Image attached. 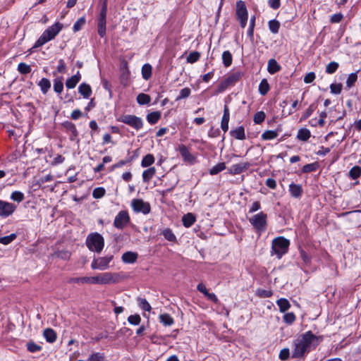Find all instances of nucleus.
<instances>
[{"label": "nucleus", "mask_w": 361, "mask_h": 361, "mask_svg": "<svg viewBox=\"0 0 361 361\" xmlns=\"http://www.w3.org/2000/svg\"><path fill=\"white\" fill-rule=\"evenodd\" d=\"M322 341V336H317L311 331L299 335L293 342L292 358L303 360L310 351L317 348Z\"/></svg>", "instance_id": "obj_1"}, {"label": "nucleus", "mask_w": 361, "mask_h": 361, "mask_svg": "<svg viewBox=\"0 0 361 361\" xmlns=\"http://www.w3.org/2000/svg\"><path fill=\"white\" fill-rule=\"evenodd\" d=\"M125 276L120 273L104 272L94 276H82L71 278L68 283H90V284H110L117 283L124 280Z\"/></svg>", "instance_id": "obj_2"}, {"label": "nucleus", "mask_w": 361, "mask_h": 361, "mask_svg": "<svg viewBox=\"0 0 361 361\" xmlns=\"http://www.w3.org/2000/svg\"><path fill=\"white\" fill-rule=\"evenodd\" d=\"M62 28L63 25L60 23H56L53 25L49 27L36 41L32 48L35 49L42 47L49 41L53 39L62 30Z\"/></svg>", "instance_id": "obj_3"}, {"label": "nucleus", "mask_w": 361, "mask_h": 361, "mask_svg": "<svg viewBox=\"0 0 361 361\" xmlns=\"http://www.w3.org/2000/svg\"><path fill=\"white\" fill-rule=\"evenodd\" d=\"M290 245L289 240L283 236L275 238L271 243V255H276L279 259H281L288 250Z\"/></svg>", "instance_id": "obj_4"}, {"label": "nucleus", "mask_w": 361, "mask_h": 361, "mask_svg": "<svg viewBox=\"0 0 361 361\" xmlns=\"http://www.w3.org/2000/svg\"><path fill=\"white\" fill-rule=\"evenodd\" d=\"M86 245L91 251L100 253L104 246V240L98 233H91L87 237Z\"/></svg>", "instance_id": "obj_5"}, {"label": "nucleus", "mask_w": 361, "mask_h": 361, "mask_svg": "<svg viewBox=\"0 0 361 361\" xmlns=\"http://www.w3.org/2000/svg\"><path fill=\"white\" fill-rule=\"evenodd\" d=\"M243 74L240 71H234L230 73L226 78H225L218 85L217 89L212 93L213 95L218 94L224 92L227 87L234 85L242 77Z\"/></svg>", "instance_id": "obj_6"}, {"label": "nucleus", "mask_w": 361, "mask_h": 361, "mask_svg": "<svg viewBox=\"0 0 361 361\" xmlns=\"http://www.w3.org/2000/svg\"><path fill=\"white\" fill-rule=\"evenodd\" d=\"M250 224L254 227L256 232L261 234L267 230V215L261 212L253 215L249 219Z\"/></svg>", "instance_id": "obj_7"}, {"label": "nucleus", "mask_w": 361, "mask_h": 361, "mask_svg": "<svg viewBox=\"0 0 361 361\" xmlns=\"http://www.w3.org/2000/svg\"><path fill=\"white\" fill-rule=\"evenodd\" d=\"M106 13L107 3L105 0L102 4V6L97 18V32L101 37H104L106 35Z\"/></svg>", "instance_id": "obj_8"}, {"label": "nucleus", "mask_w": 361, "mask_h": 361, "mask_svg": "<svg viewBox=\"0 0 361 361\" xmlns=\"http://www.w3.org/2000/svg\"><path fill=\"white\" fill-rule=\"evenodd\" d=\"M235 15L241 27L244 28L247 25L248 12L243 1L239 0L236 2Z\"/></svg>", "instance_id": "obj_9"}, {"label": "nucleus", "mask_w": 361, "mask_h": 361, "mask_svg": "<svg viewBox=\"0 0 361 361\" xmlns=\"http://www.w3.org/2000/svg\"><path fill=\"white\" fill-rule=\"evenodd\" d=\"M117 120L119 122L131 126L137 130H140L143 126V121L142 118L135 115H122Z\"/></svg>", "instance_id": "obj_10"}, {"label": "nucleus", "mask_w": 361, "mask_h": 361, "mask_svg": "<svg viewBox=\"0 0 361 361\" xmlns=\"http://www.w3.org/2000/svg\"><path fill=\"white\" fill-rule=\"evenodd\" d=\"M114 255H108L105 257L94 258L91 263L92 269L106 270L109 267V263L113 260Z\"/></svg>", "instance_id": "obj_11"}, {"label": "nucleus", "mask_w": 361, "mask_h": 361, "mask_svg": "<svg viewBox=\"0 0 361 361\" xmlns=\"http://www.w3.org/2000/svg\"><path fill=\"white\" fill-rule=\"evenodd\" d=\"M131 207L136 213L141 212L144 214H147L151 211L149 203L145 202L142 199H133L131 202Z\"/></svg>", "instance_id": "obj_12"}, {"label": "nucleus", "mask_w": 361, "mask_h": 361, "mask_svg": "<svg viewBox=\"0 0 361 361\" xmlns=\"http://www.w3.org/2000/svg\"><path fill=\"white\" fill-rule=\"evenodd\" d=\"M130 220V216L127 211H120L114 219V226L116 228L123 229L129 224Z\"/></svg>", "instance_id": "obj_13"}, {"label": "nucleus", "mask_w": 361, "mask_h": 361, "mask_svg": "<svg viewBox=\"0 0 361 361\" xmlns=\"http://www.w3.org/2000/svg\"><path fill=\"white\" fill-rule=\"evenodd\" d=\"M17 207L13 203L0 200V216L6 218L10 216L16 211Z\"/></svg>", "instance_id": "obj_14"}, {"label": "nucleus", "mask_w": 361, "mask_h": 361, "mask_svg": "<svg viewBox=\"0 0 361 361\" xmlns=\"http://www.w3.org/2000/svg\"><path fill=\"white\" fill-rule=\"evenodd\" d=\"M249 166L250 164L247 162L235 164L228 169V173L231 175H238L246 171Z\"/></svg>", "instance_id": "obj_15"}, {"label": "nucleus", "mask_w": 361, "mask_h": 361, "mask_svg": "<svg viewBox=\"0 0 361 361\" xmlns=\"http://www.w3.org/2000/svg\"><path fill=\"white\" fill-rule=\"evenodd\" d=\"M178 152L185 161H188L189 163H192L194 161L195 157L190 154L185 145H179Z\"/></svg>", "instance_id": "obj_16"}, {"label": "nucleus", "mask_w": 361, "mask_h": 361, "mask_svg": "<svg viewBox=\"0 0 361 361\" xmlns=\"http://www.w3.org/2000/svg\"><path fill=\"white\" fill-rule=\"evenodd\" d=\"M230 120V111L228 107L225 105L224 109V114L221 120V129L226 132L228 130V123Z\"/></svg>", "instance_id": "obj_17"}, {"label": "nucleus", "mask_w": 361, "mask_h": 361, "mask_svg": "<svg viewBox=\"0 0 361 361\" xmlns=\"http://www.w3.org/2000/svg\"><path fill=\"white\" fill-rule=\"evenodd\" d=\"M138 255L134 252H126L122 255V261L126 264H133L137 259Z\"/></svg>", "instance_id": "obj_18"}, {"label": "nucleus", "mask_w": 361, "mask_h": 361, "mask_svg": "<svg viewBox=\"0 0 361 361\" xmlns=\"http://www.w3.org/2000/svg\"><path fill=\"white\" fill-rule=\"evenodd\" d=\"M289 192L292 197L300 198L302 196L303 190L300 185L292 183L289 185Z\"/></svg>", "instance_id": "obj_19"}, {"label": "nucleus", "mask_w": 361, "mask_h": 361, "mask_svg": "<svg viewBox=\"0 0 361 361\" xmlns=\"http://www.w3.org/2000/svg\"><path fill=\"white\" fill-rule=\"evenodd\" d=\"M81 79V75L79 71L66 81V86L68 89L74 88Z\"/></svg>", "instance_id": "obj_20"}, {"label": "nucleus", "mask_w": 361, "mask_h": 361, "mask_svg": "<svg viewBox=\"0 0 361 361\" xmlns=\"http://www.w3.org/2000/svg\"><path fill=\"white\" fill-rule=\"evenodd\" d=\"M230 135L235 137L237 140H245V128L243 126H238V128L231 130L230 131Z\"/></svg>", "instance_id": "obj_21"}, {"label": "nucleus", "mask_w": 361, "mask_h": 361, "mask_svg": "<svg viewBox=\"0 0 361 361\" xmlns=\"http://www.w3.org/2000/svg\"><path fill=\"white\" fill-rule=\"evenodd\" d=\"M43 336L48 343H52L56 341L57 335L52 329L47 328L44 330Z\"/></svg>", "instance_id": "obj_22"}, {"label": "nucleus", "mask_w": 361, "mask_h": 361, "mask_svg": "<svg viewBox=\"0 0 361 361\" xmlns=\"http://www.w3.org/2000/svg\"><path fill=\"white\" fill-rule=\"evenodd\" d=\"M281 68V66L274 59H271L268 61L267 71L270 74H274L279 72Z\"/></svg>", "instance_id": "obj_23"}, {"label": "nucleus", "mask_w": 361, "mask_h": 361, "mask_svg": "<svg viewBox=\"0 0 361 361\" xmlns=\"http://www.w3.org/2000/svg\"><path fill=\"white\" fill-rule=\"evenodd\" d=\"M78 92L85 99L89 98L92 94L91 87L85 82L80 85Z\"/></svg>", "instance_id": "obj_24"}, {"label": "nucleus", "mask_w": 361, "mask_h": 361, "mask_svg": "<svg viewBox=\"0 0 361 361\" xmlns=\"http://www.w3.org/2000/svg\"><path fill=\"white\" fill-rule=\"evenodd\" d=\"M37 85L44 94H46L51 88L50 80L45 78H42Z\"/></svg>", "instance_id": "obj_25"}, {"label": "nucleus", "mask_w": 361, "mask_h": 361, "mask_svg": "<svg viewBox=\"0 0 361 361\" xmlns=\"http://www.w3.org/2000/svg\"><path fill=\"white\" fill-rule=\"evenodd\" d=\"M311 136L310 130L302 128L298 130L297 138L301 141H307Z\"/></svg>", "instance_id": "obj_26"}, {"label": "nucleus", "mask_w": 361, "mask_h": 361, "mask_svg": "<svg viewBox=\"0 0 361 361\" xmlns=\"http://www.w3.org/2000/svg\"><path fill=\"white\" fill-rule=\"evenodd\" d=\"M156 169L154 167H150L145 170L142 173V180L145 183H148L155 175Z\"/></svg>", "instance_id": "obj_27"}, {"label": "nucleus", "mask_w": 361, "mask_h": 361, "mask_svg": "<svg viewBox=\"0 0 361 361\" xmlns=\"http://www.w3.org/2000/svg\"><path fill=\"white\" fill-rule=\"evenodd\" d=\"M182 221L184 226L188 228L194 224L195 217L193 214L188 213L183 216Z\"/></svg>", "instance_id": "obj_28"}, {"label": "nucleus", "mask_w": 361, "mask_h": 361, "mask_svg": "<svg viewBox=\"0 0 361 361\" xmlns=\"http://www.w3.org/2000/svg\"><path fill=\"white\" fill-rule=\"evenodd\" d=\"M281 312H285L290 307L289 301L286 298H280L276 301Z\"/></svg>", "instance_id": "obj_29"}, {"label": "nucleus", "mask_w": 361, "mask_h": 361, "mask_svg": "<svg viewBox=\"0 0 361 361\" xmlns=\"http://www.w3.org/2000/svg\"><path fill=\"white\" fill-rule=\"evenodd\" d=\"M161 112L153 111L147 115V121L150 124L153 125L157 123L161 118Z\"/></svg>", "instance_id": "obj_30"}, {"label": "nucleus", "mask_w": 361, "mask_h": 361, "mask_svg": "<svg viewBox=\"0 0 361 361\" xmlns=\"http://www.w3.org/2000/svg\"><path fill=\"white\" fill-rule=\"evenodd\" d=\"M154 157L153 154H148L145 155L141 161V166L144 168L150 166L154 162Z\"/></svg>", "instance_id": "obj_31"}, {"label": "nucleus", "mask_w": 361, "mask_h": 361, "mask_svg": "<svg viewBox=\"0 0 361 361\" xmlns=\"http://www.w3.org/2000/svg\"><path fill=\"white\" fill-rule=\"evenodd\" d=\"M152 66L149 63L145 64L142 67V75L145 80H149L152 76Z\"/></svg>", "instance_id": "obj_32"}, {"label": "nucleus", "mask_w": 361, "mask_h": 361, "mask_svg": "<svg viewBox=\"0 0 361 361\" xmlns=\"http://www.w3.org/2000/svg\"><path fill=\"white\" fill-rule=\"evenodd\" d=\"M270 87L267 79H262L259 85V92L262 95H265L269 91Z\"/></svg>", "instance_id": "obj_33"}, {"label": "nucleus", "mask_w": 361, "mask_h": 361, "mask_svg": "<svg viewBox=\"0 0 361 361\" xmlns=\"http://www.w3.org/2000/svg\"><path fill=\"white\" fill-rule=\"evenodd\" d=\"M137 102L140 105L148 104L151 102V97L147 94L140 93L137 97Z\"/></svg>", "instance_id": "obj_34"}, {"label": "nucleus", "mask_w": 361, "mask_h": 361, "mask_svg": "<svg viewBox=\"0 0 361 361\" xmlns=\"http://www.w3.org/2000/svg\"><path fill=\"white\" fill-rule=\"evenodd\" d=\"M279 133L276 130H266L262 134V139L264 140H271L275 139Z\"/></svg>", "instance_id": "obj_35"}, {"label": "nucleus", "mask_w": 361, "mask_h": 361, "mask_svg": "<svg viewBox=\"0 0 361 361\" xmlns=\"http://www.w3.org/2000/svg\"><path fill=\"white\" fill-rule=\"evenodd\" d=\"M269 30L274 33L276 34L279 32L280 28V23L277 20H271L268 23Z\"/></svg>", "instance_id": "obj_36"}, {"label": "nucleus", "mask_w": 361, "mask_h": 361, "mask_svg": "<svg viewBox=\"0 0 361 361\" xmlns=\"http://www.w3.org/2000/svg\"><path fill=\"white\" fill-rule=\"evenodd\" d=\"M222 60L224 66L228 67L231 65L233 57L232 54L229 51H225L222 54Z\"/></svg>", "instance_id": "obj_37"}, {"label": "nucleus", "mask_w": 361, "mask_h": 361, "mask_svg": "<svg viewBox=\"0 0 361 361\" xmlns=\"http://www.w3.org/2000/svg\"><path fill=\"white\" fill-rule=\"evenodd\" d=\"M159 320L164 326H171L173 324V319L169 314H161Z\"/></svg>", "instance_id": "obj_38"}, {"label": "nucleus", "mask_w": 361, "mask_h": 361, "mask_svg": "<svg viewBox=\"0 0 361 361\" xmlns=\"http://www.w3.org/2000/svg\"><path fill=\"white\" fill-rule=\"evenodd\" d=\"M137 300L139 307L142 310H143L145 311H147V312L151 311V310H152L151 305H149V303L147 302V300L145 298H138L137 299Z\"/></svg>", "instance_id": "obj_39"}, {"label": "nucleus", "mask_w": 361, "mask_h": 361, "mask_svg": "<svg viewBox=\"0 0 361 361\" xmlns=\"http://www.w3.org/2000/svg\"><path fill=\"white\" fill-rule=\"evenodd\" d=\"M361 174V167L358 166H353L349 171V177L352 180H355Z\"/></svg>", "instance_id": "obj_40"}, {"label": "nucleus", "mask_w": 361, "mask_h": 361, "mask_svg": "<svg viewBox=\"0 0 361 361\" xmlns=\"http://www.w3.org/2000/svg\"><path fill=\"white\" fill-rule=\"evenodd\" d=\"M63 125L67 130L71 132L73 137L78 136V133L74 123L66 121Z\"/></svg>", "instance_id": "obj_41"}, {"label": "nucleus", "mask_w": 361, "mask_h": 361, "mask_svg": "<svg viewBox=\"0 0 361 361\" xmlns=\"http://www.w3.org/2000/svg\"><path fill=\"white\" fill-rule=\"evenodd\" d=\"M10 197L13 201L20 203L24 200L25 195L22 192L16 190L11 193Z\"/></svg>", "instance_id": "obj_42"}, {"label": "nucleus", "mask_w": 361, "mask_h": 361, "mask_svg": "<svg viewBox=\"0 0 361 361\" xmlns=\"http://www.w3.org/2000/svg\"><path fill=\"white\" fill-rule=\"evenodd\" d=\"M161 234L164 236V238L171 242H174L176 240V235L170 228H165Z\"/></svg>", "instance_id": "obj_43"}, {"label": "nucleus", "mask_w": 361, "mask_h": 361, "mask_svg": "<svg viewBox=\"0 0 361 361\" xmlns=\"http://www.w3.org/2000/svg\"><path fill=\"white\" fill-rule=\"evenodd\" d=\"M86 23V19L85 17H81L74 23L73 26V32H78L82 29V27L85 25Z\"/></svg>", "instance_id": "obj_44"}, {"label": "nucleus", "mask_w": 361, "mask_h": 361, "mask_svg": "<svg viewBox=\"0 0 361 361\" xmlns=\"http://www.w3.org/2000/svg\"><path fill=\"white\" fill-rule=\"evenodd\" d=\"M63 90V83L62 79L56 78L54 80V90L58 93L61 94Z\"/></svg>", "instance_id": "obj_45"}, {"label": "nucleus", "mask_w": 361, "mask_h": 361, "mask_svg": "<svg viewBox=\"0 0 361 361\" xmlns=\"http://www.w3.org/2000/svg\"><path fill=\"white\" fill-rule=\"evenodd\" d=\"M31 70V66L25 63H20L18 66V71L21 74H28Z\"/></svg>", "instance_id": "obj_46"}, {"label": "nucleus", "mask_w": 361, "mask_h": 361, "mask_svg": "<svg viewBox=\"0 0 361 361\" xmlns=\"http://www.w3.org/2000/svg\"><path fill=\"white\" fill-rule=\"evenodd\" d=\"M226 169V165L224 163H219L218 164L214 166L209 171L211 175H216L219 172L224 171Z\"/></svg>", "instance_id": "obj_47"}, {"label": "nucleus", "mask_w": 361, "mask_h": 361, "mask_svg": "<svg viewBox=\"0 0 361 361\" xmlns=\"http://www.w3.org/2000/svg\"><path fill=\"white\" fill-rule=\"evenodd\" d=\"M17 237L16 233H11L9 235L0 237V243L3 245H8L13 242Z\"/></svg>", "instance_id": "obj_48"}, {"label": "nucleus", "mask_w": 361, "mask_h": 361, "mask_svg": "<svg viewBox=\"0 0 361 361\" xmlns=\"http://www.w3.org/2000/svg\"><path fill=\"white\" fill-rule=\"evenodd\" d=\"M266 115L264 111H257L255 115L253 118V121L256 124H260L262 123L264 119H265Z\"/></svg>", "instance_id": "obj_49"}, {"label": "nucleus", "mask_w": 361, "mask_h": 361, "mask_svg": "<svg viewBox=\"0 0 361 361\" xmlns=\"http://www.w3.org/2000/svg\"><path fill=\"white\" fill-rule=\"evenodd\" d=\"M338 66L339 65L337 62H330L326 67V73L328 74H333L337 71Z\"/></svg>", "instance_id": "obj_50"}, {"label": "nucleus", "mask_w": 361, "mask_h": 361, "mask_svg": "<svg viewBox=\"0 0 361 361\" xmlns=\"http://www.w3.org/2000/svg\"><path fill=\"white\" fill-rule=\"evenodd\" d=\"M106 190L102 187H98L94 189L92 192V196L95 199L102 198L104 196Z\"/></svg>", "instance_id": "obj_51"}, {"label": "nucleus", "mask_w": 361, "mask_h": 361, "mask_svg": "<svg viewBox=\"0 0 361 361\" xmlns=\"http://www.w3.org/2000/svg\"><path fill=\"white\" fill-rule=\"evenodd\" d=\"M283 320L287 324H292L295 321V315L293 312H288L283 317Z\"/></svg>", "instance_id": "obj_52"}, {"label": "nucleus", "mask_w": 361, "mask_h": 361, "mask_svg": "<svg viewBox=\"0 0 361 361\" xmlns=\"http://www.w3.org/2000/svg\"><path fill=\"white\" fill-rule=\"evenodd\" d=\"M128 322L131 325H139L141 322V317L138 314H131L128 317Z\"/></svg>", "instance_id": "obj_53"}, {"label": "nucleus", "mask_w": 361, "mask_h": 361, "mask_svg": "<svg viewBox=\"0 0 361 361\" xmlns=\"http://www.w3.org/2000/svg\"><path fill=\"white\" fill-rule=\"evenodd\" d=\"M357 80V75L356 73H350L346 80V85L348 87H351L354 85L355 82Z\"/></svg>", "instance_id": "obj_54"}, {"label": "nucleus", "mask_w": 361, "mask_h": 361, "mask_svg": "<svg viewBox=\"0 0 361 361\" xmlns=\"http://www.w3.org/2000/svg\"><path fill=\"white\" fill-rule=\"evenodd\" d=\"M27 348L30 353H36L42 350V346L30 341L27 343Z\"/></svg>", "instance_id": "obj_55"}, {"label": "nucleus", "mask_w": 361, "mask_h": 361, "mask_svg": "<svg viewBox=\"0 0 361 361\" xmlns=\"http://www.w3.org/2000/svg\"><path fill=\"white\" fill-rule=\"evenodd\" d=\"M200 57V53L197 51H192L187 56V62L192 63L196 62Z\"/></svg>", "instance_id": "obj_56"}, {"label": "nucleus", "mask_w": 361, "mask_h": 361, "mask_svg": "<svg viewBox=\"0 0 361 361\" xmlns=\"http://www.w3.org/2000/svg\"><path fill=\"white\" fill-rule=\"evenodd\" d=\"M330 90L332 94H338L342 90V84L341 83H332L330 85Z\"/></svg>", "instance_id": "obj_57"}, {"label": "nucleus", "mask_w": 361, "mask_h": 361, "mask_svg": "<svg viewBox=\"0 0 361 361\" xmlns=\"http://www.w3.org/2000/svg\"><path fill=\"white\" fill-rule=\"evenodd\" d=\"M315 109H316V106L314 104H312L310 105V106L305 111L304 114L302 116L301 119L305 120L307 118H309L312 115V114L314 111Z\"/></svg>", "instance_id": "obj_58"}, {"label": "nucleus", "mask_w": 361, "mask_h": 361, "mask_svg": "<svg viewBox=\"0 0 361 361\" xmlns=\"http://www.w3.org/2000/svg\"><path fill=\"white\" fill-rule=\"evenodd\" d=\"M279 357L281 360H287L290 357V350L287 348H283L280 351Z\"/></svg>", "instance_id": "obj_59"}, {"label": "nucleus", "mask_w": 361, "mask_h": 361, "mask_svg": "<svg viewBox=\"0 0 361 361\" xmlns=\"http://www.w3.org/2000/svg\"><path fill=\"white\" fill-rule=\"evenodd\" d=\"M104 357L103 354L100 353H94L92 354L89 358L88 361H104Z\"/></svg>", "instance_id": "obj_60"}, {"label": "nucleus", "mask_w": 361, "mask_h": 361, "mask_svg": "<svg viewBox=\"0 0 361 361\" xmlns=\"http://www.w3.org/2000/svg\"><path fill=\"white\" fill-rule=\"evenodd\" d=\"M190 94V90L188 87H185L180 91L179 95L177 97V100L183 99L189 97Z\"/></svg>", "instance_id": "obj_61"}, {"label": "nucleus", "mask_w": 361, "mask_h": 361, "mask_svg": "<svg viewBox=\"0 0 361 361\" xmlns=\"http://www.w3.org/2000/svg\"><path fill=\"white\" fill-rule=\"evenodd\" d=\"M316 169H317V164L313 163V164H308L305 165L302 167V171L304 173H310L312 171H314Z\"/></svg>", "instance_id": "obj_62"}, {"label": "nucleus", "mask_w": 361, "mask_h": 361, "mask_svg": "<svg viewBox=\"0 0 361 361\" xmlns=\"http://www.w3.org/2000/svg\"><path fill=\"white\" fill-rule=\"evenodd\" d=\"M343 18V16L341 13H338L331 16L330 21L332 23H338Z\"/></svg>", "instance_id": "obj_63"}, {"label": "nucleus", "mask_w": 361, "mask_h": 361, "mask_svg": "<svg viewBox=\"0 0 361 361\" xmlns=\"http://www.w3.org/2000/svg\"><path fill=\"white\" fill-rule=\"evenodd\" d=\"M315 73L314 72H310L304 77V82L307 84L312 82L315 79Z\"/></svg>", "instance_id": "obj_64"}]
</instances>
